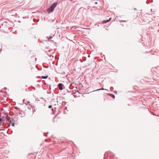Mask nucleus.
<instances>
[{"label":"nucleus","instance_id":"f257e3e1","mask_svg":"<svg viewBox=\"0 0 159 159\" xmlns=\"http://www.w3.org/2000/svg\"><path fill=\"white\" fill-rule=\"evenodd\" d=\"M57 3V2H54L49 8L47 9L48 12L49 13L52 12L56 7Z\"/></svg>","mask_w":159,"mask_h":159},{"label":"nucleus","instance_id":"f03ea898","mask_svg":"<svg viewBox=\"0 0 159 159\" xmlns=\"http://www.w3.org/2000/svg\"><path fill=\"white\" fill-rule=\"evenodd\" d=\"M7 119L8 122L10 123V124H11L12 126H14L15 124V123L14 120L13 119H12V120H11V118L9 116H7Z\"/></svg>","mask_w":159,"mask_h":159},{"label":"nucleus","instance_id":"7ed1b4c3","mask_svg":"<svg viewBox=\"0 0 159 159\" xmlns=\"http://www.w3.org/2000/svg\"><path fill=\"white\" fill-rule=\"evenodd\" d=\"M63 84H62L60 83L58 84V86L59 89L61 90L63 89Z\"/></svg>","mask_w":159,"mask_h":159},{"label":"nucleus","instance_id":"20e7f679","mask_svg":"<svg viewBox=\"0 0 159 159\" xmlns=\"http://www.w3.org/2000/svg\"><path fill=\"white\" fill-rule=\"evenodd\" d=\"M107 90V91H108V89H104L103 88H102L101 89H98L96 90H95L93 91H98V90Z\"/></svg>","mask_w":159,"mask_h":159},{"label":"nucleus","instance_id":"39448f33","mask_svg":"<svg viewBox=\"0 0 159 159\" xmlns=\"http://www.w3.org/2000/svg\"><path fill=\"white\" fill-rule=\"evenodd\" d=\"M108 20H104L103 21V23H107V22H108Z\"/></svg>","mask_w":159,"mask_h":159},{"label":"nucleus","instance_id":"423d86ee","mask_svg":"<svg viewBox=\"0 0 159 159\" xmlns=\"http://www.w3.org/2000/svg\"><path fill=\"white\" fill-rule=\"evenodd\" d=\"M47 38L48 39H49L51 38H52V36H47Z\"/></svg>","mask_w":159,"mask_h":159},{"label":"nucleus","instance_id":"0eeeda50","mask_svg":"<svg viewBox=\"0 0 159 159\" xmlns=\"http://www.w3.org/2000/svg\"><path fill=\"white\" fill-rule=\"evenodd\" d=\"M42 78L43 79H46L47 78V76H42Z\"/></svg>","mask_w":159,"mask_h":159},{"label":"nucleus","instance_id":"6e6552de","mask_svg":"<svg viewBox=\"0 0 159 159\" xmlns=\"http://www.w3.org/2000/svg\"><path fill=\"white\" fill-rule=\"evenodd\" d=\"M14 108H15V109H17V110H18V109H19V108L17 107H14Z\"/></svg>","mask_w":159,"mask_h":159},{"label":"nucleus","instance_id":"1a4fd4ad","mask_svg":"<svg viewBox=\"0 0 159 159\" xmlns=\"http://www.w3.org/2000/svg\"><path fill=\"white\" fill-rule=\"evenodd\" d=\"M48 108H51L52 107V105H49L48 106Z\"/></svg>","mask_w":159,"mask_h":159},{"label":"nucleus","instance_id":"9d476101","mask_svg":"<svg viewBox=\"0 0 159 159\" xmlns=\"http://www.w3.org/2000/svg\"><path fill=\"white\" fill-rule=\"evenodd\" d=\"M126 20H120V22H126Z\"/></svg>","mask_w":159,"mask_h":159},{"label":"nucleus","instance_id":"9b49d317","mask_svg":"<svg viewBox=\"0 0 159 159\" xmlns=\"http://www.w3.org/2000/svg\"><path fill=\"white\" fill-rule=\"evenodd\" d=\"M112 97L113 98H114L115 97V96L114 95L112 94Z\"/></svg>","mask_w":159,"mask_h":159},{"label":"nucleus","instance_id":"f8f14e48","mask_svg":"<svg viewBox=\"0 0 159 159\" xmlns=\"http://www.w3.org/2000/svg\"><path fill=\"white\" fill-rule=\"evenodd\" d=\"M111 18H110L108 20H107L109 22V21H110L111 20Z\"/></svg>","mask_w":159,"mask_h":159},{"label":"nucleus","instance_id":"ddd939ff","mask_svg":"<svg viewBox=\"0 0 159 159\" xmlns=\"http://www.w3.org/2000/svg\"><path fill=\"white\" fill-rule=\"evenodd\" d=\"M2 120V118H0V121H1Z\"/></svg>","mask_w":159,"mask_h":159},{"label":"nucleus","instance_id":"4468645a","mask_svg":"<svg viewBox=\"0 0 159 159\" xmlns=\"http://www.w3.org/2000/svg\"><path fill=\"white\" fill-rule=\"evenodd\" d=\"M4 89L5 90H6L7 89V88H6V87L4 88Z\"/></svg>","mask_w":159,"mask_h":159},{"label":"nucleus","instance_id":"2eb2a0df","mask_svg":"<svg viewBox=\"0 0 159 159\" xmlns=\"http://www.w3.org/2000/svg\"><path fill=\"white\" fill-rule=\"evenodd\" d=\"M2 50V49H0V53L1 52Z\"/></svg>","mask_w":159,"mask_h":159},{"label":"nucleus","instance_id":"dca6fc26","mask_svg":"<svg viewBox=\"0 0 159 159\" xmlns=\"http://www.w3.org/2000/svg\"><path fill=\"white\" fill-rule=\"evenodd\" d=\"M95 4H97V2H95Z\"/></svg>","mask_w":159,"mask_h":159},{"label":"nucleus","instance_id":"f3484780","mask_svg":"<svg viewBox=\"0 0 159 159\" xmlns=\"http://www.w3.org/2000/svg\"><path fill=\"white\" fill-rule=\"evenodd\" d=\"M25 104H26V105L27 104L26 103H25Z\"/></svg>","mask_w":159,"mask_h":159},{"label":"nucleus","instance_id":"a211bd4d","mask_svg":"<svg viewBox=\"0 0 159 159\" xmlns=\"http://www.w3.org/2000/svg\"><path fill=\"white\" fill-rule=\"evenodd\" d=\"M117 93V92H114V93Z\"/></svg>","mask_w":159,"mask_h":159},{"label":"nucleus","instance_id":"6ab92c4d","mask_svg":"<svg viewBox=\"0 0 159 159\" xmlns=\"http://www.w3.org/2000/svg\"><path fill=\"white\" fill-rule=\"evenodd\" d=\"M117 93V92H114V93Z\"/></svg>","mask_w":159,"mask_h":159},{"label":"nucleus","instance_id":"aec40b11","mask_svg":"<svg viewBox=\"0 0 159 159\" xmlns=\"http://www.w3.org/2000/svg\"><path fill=\"white\" fill-rule=\"evenodd\" d=\"M117 93V92H114V93Z\"/></svg>","mask_w":159,"mask_h":159},{"label":"nucleus","instance_id":"412c9836","mask_svg":"<svg viewBox=\"0 0 159 159\" xmlns=\"http://www.w3.org/2000/svg\"><path fill=\"white\" fill-rule=\"evenodd\" d=\"M104 159H105V158H104Z\"/></svg>","mask_w":159,"mask_h":159}]
</instances>
